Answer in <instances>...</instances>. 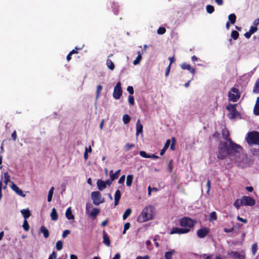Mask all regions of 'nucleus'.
<instances>
[{"label":"nucleus","mask_w":259,"mask_h":259,"mask_svg":"<svg viewBox=\"0 0 259 259\" xmlns=\"http://www.w3.org/2000/svg\"><path fill=\"white\" fill-rule=\"evenodd\" d=\"M229 157L230 159L237 163L239 166H246L248 164V158L243 153L241 146L229 140Z\"/></svg>","instance_id":"f257e3e1"},{"label":"nucleus","mask_w":259,"mask_h":259,"mask_svg":"<svg viewBox=\"0 0 259 259\" xmlns=\"http://www.w3.org/2000/svg\"><path fill=\"white\" fill-rule=\"evenodd\" d=\"M229 148L227 143H221L219 146L218 158L220 159H224L226 156H229Z\"/></svg>","instance_id":"f03ea898"},{"label":"nucleus","mask_w":259,"mask_h":259,"mask_svg":"<svg viewBox=\"0 0 259 259\" xmlns=\"http://www.w3.org/2000/svg\"><path fill=\"white\" fill-rule=\"evenodd\" d=\"M246 140L249 145H259V132L253 131L248 133Z\"/></svg>","instance_id":"7ed1b4c3"},{"label":"nucleus","mask_w":259,"mask_h":259,"mask_svg":"<svg viewBox=\"0 0 259 259\" xmlns=\"http://www.w3.org/2000/svg\"><path fill=\"white\" fill-rule=\"evenodd\" d=\"M195 223L194 220L188 217L183 218L180 220V224L181 226L189 229L194 226Z\"/></svg>","instance_id":"20e7f679"},{"label":"nucleus","mask_w":259,"mask_h":259,"mask_svg":"<svg viewBox=\"0 0 259 259\" xmlns=\"http://www.w3.org/2000/svg\"><path fill=\"white\" fill-rule=\"evenodd\" d=\"M240 97V93L237 89L232 88L229 92L228 99L229 101L235 102L238 101Z\"/></svg>","instance_id":"39448f33"},{"label":"nucleus","mask_w":259,"mask_h":259,"mask_svg":"<svg viewBox=\"0 0 259 259\" xmlns=\"http://www.w3.org/2000/svg\"><path fill=\"white\" fill-rule=\"evenodd\" d=\"M91 198L93 203L96 205H98L104 202V198L99 191H94L91 193Z\"/></svg>","instance_id":"423d86ee"},{"label":"nucleus","mask_w":259,"mask_h":259,"mask_svg":"<svg viewBox=\"0 0 259 259\" xmlns=\"http://www.w3.org/2000/svg\"><path fill=\"white\" fill-rule=\"evenodd\" d=\"M236 104H230L226 107V109L229 112L228 116L230 119L235 118L239 114L236 109Z\"/></svg>","instance_id":"0eeeda50"},{"label":"nucleus","mask_w":259,"mask_h":259,"mask_svg":"<svg viewBox=\"0 0 259 259\" xmlns=\"http://www.w3.org/2000/svg\"><path fill=\"white\" fill-rule=\"evenodd\" d=\"M148 209L144 208L137 218V222L143 223L151 219V217L148 213Z\"/></svg>","instance_id":"6e6552de"},{"label":"nucleus","mask_w":259,"mask_h":259,"mask_svg":"<svg viewBox=\"0 0 259 259\" xmlns=\"http://www.w3.org/2000/svg\"><path fill=\"white\" fill-rule=\"evenodd\" d=\"M122 91L121 87V83L120 82H118L114 88L113 97L115 99L118 100L120 98L122 95Z\"/></svg>","instance_id":"1a4fd4ad"},{"label":"nucleus","mask_w":259,"mask_h":259,"mask_svg":"<svg viewBox=\"0 0 259 259\" xmlns=\"http://www.w3.org/2000/svg\"><path fill=\"white\" fill-rule=\"evenodd\" d=\"M176 139L175 138H172L171 140H167L164 144V147H163V154L165 152V151L167 149L169 145L170 144V149L171 150L174 151L175 150V144H176Z\"/></svg>","instance_id":"9d476101"},{"label":"nucleus","mask_w":259,"mask_h":259,"mask_svg":"<svg viewBox=\"0 0 259 259\" xmlns=\"http://www.w3.org/2000/svg\"><path fill=\"white\" fill-rule=\"evenodd\" d=\"M241 198L243 205L252 206L255 203V200L251 197L244 196Z\"/></svg>","instance_id":"9b49d317"},{"label":"nucleus","mask_w":259,"mask_h":259,"mask_svg":"<svg viewBox=\"0 0 259 259\" xmlns=\"http://www.w3.org/2000/svg\"><path fill=\"white\" fill-rule=\"evenodd\" d=\"M190 229L189 228H179L177 227L173 228L170 232V234H186L190 231Z\"/></svg>","instance_id":"f8f14e48"},{"label":"nucleus","mask_w":259,"mask_h":259,"mask_svg":"<svg viewBox=\"0 0 259 259\" xmlns=\"http://www.w3.org/2000/svg\"><path fill=\"white\" fill-rule=\"evenodd\" d=\"M228 254L232 258L234 259H245V254L243 253H240L237 251H231Z\"/></svg>","instance_id":"ddd939ff"},{"label":"nucleus","mask_w":259,"mask_h":259,"mask_svg":"<svg viewBox=\"0 0 259 259\" xmlns=\"http://www.w3.org/2000/svg\"><path fill=\"white\" fill-rule=\"evenodd\" d=\"M209 230L206 228H203L197 231V234L199 238H202L205 237L208 233Z\"/></svg>","instance_id":"4468645a"},{"label":"nucleus","mask_w":259,"mask_h":259,"mask_svg":"<svg viewBox=\"0 0 259 259\" xmlns=\"http://www.w3.org/2000/svg\"><path fill=\"white\" fill-rule=\"evenodd\" d=\"M143 125L141 124L140 119H138L136 123V137H137L139 134L143 135Z\"/></svg>","instance_id":"2eb2a0df"},{"label":"nucleus","mask_w":259,"mask_h":259,"mask_svg":"<svg viewBox=\"0 0 259 259\" xmlns=\"http://www.w3.org/2000/svg\"><path fill=\"white\" fill-rule=\"evenodd\" d=\"M12 189L15 191L18 195L21 196H25V195L23 194V192L21 189H20L16 184L12 182L11 186Z\"/></svg>","instance_id":"dca6fc26"},{"label":"nucleus","mask_w":259,"mask_h":259,"mask_svg":"<svg viewBox=\"0 0 259 259\" xmlns=\"http://www.w3.org/2000/svg\"><path fill=\"white\" fill-rule=\"evenodd\" d=\"M181 67L184 70H189L192 74H194L195 72V69L187 63H183L181 65Z\"/></svg>","instance_id":"f3484780"},{"label":"nucleus","mask_w":259,"mask_h":259,"mask_svg":"<svg viewBox=\"0 0 259 259\" xmlns=\"http://www.w3.org/2000/svg\"><path fill=\"white\" fill-rule=\"evenodd\" d=\"M103 243L107 246H109L110 245V240L107 234L105 231L103 232Z\"/></svg>","instance_id":"a211bd4d"},{"label":"nucleus","mask_w":259,"mask_h":259,"mask_svg":"<svg viewBox=\"0 0 259 259\" xmlns=\"http://www.w3.org/2000/svg\"><path fill=\"white\" fill-rule=\"evenodd\" d=\"M97 185L98 189L100 191H102L103 190L106 188V183H105V181H103L101 180H98L97 181Z\"/></svg>","instance_id":"6ab92c4d"},{"label":"nucleus","mask_w":259,"mask_h":259,"mask_svg":"<svg viewBox=\"0 0 259 259\" xmlns=\"http://www.w3.org/2000/svg\"><path fill=\"white\" fill-rule=\"evenodd\" d=\"M40 231L44 235L45 238H47L49 237V231L44 226H41L40 228Z\"/></svg>","instance_id":"aec40b11"},{"label":"nucleus","mask_w":259,"mask_h":259,"mask_svg":"<svg viewBox=\"0 0 259 259\" xmlns=\"http://www.w3.org/2000/svg\"><path fill=\"white\" fill-rule=\"evenodd\" d=\"M65 215L68 220H73L74 219V217L72 213V211H71V209L70 207H68L67 209V210L66 211Z\"/></svg>","instance_id":"412c9836"},{"label":"nucleus","mask_w":259,"mask_h":259,"mask_svg":"<svg viewBox=\"0 0 259 259\" xmlns=\"http://www.w3.org/2000/svg\"><path fill=\"white\" fill-rule=\"evenodd\" d=\"M120 169L117 170L115 173H113V170H111L110 172V176L111 179H112V180H115V179H117L120 175Z\"/></svg>","instance_id":"4be33fe9"},{"label":"nucleus","mask_w":259,"mask_h":259,"mask_svg":"<svg viewBox=\"0 0 259 259\" xmlns=\"http://www.w3.org/2000/svg\"><path fill=\"white\" fill-rule=\"evenodd\" d=\"M21 213L23 215V217L26 220L28 218H29L31 215V213L30 210L28 209H22L21 210Z\"/></svg>","instance_id":"5701e85b"},{"label":"nucleus","mask_w":259,"mask_h":259,"mask_svg":"<svg viewBox=\"0 0 259 259\" xmlns=\"http://www.w3.org/2000/svg\"><path fill=\"white\" fill-rule=\"evenodd\" d=\"M176 252L174 249L165 252L164 256L165 259H172V255Z\"/></svg>","instance_id":"b1692460"},{"label":"nucleus","mask_w":259,"mask_h":259,"mask_svg":"<svg viewBox=\"0 0 259 259\" xmlns=\"http://www.w3.org/2000/svg\"><path fill=\"white\" fill-rule=\"evenodd\" d=\"M51 219L53 221H56L58 219V213L57 211L55 208H53L52 210V212L51 213Z\"/></svg>","instance_id":"393cba45"},{"label":"nucleus","mask_w":259,"mask_h":259,"mask_svg":"<svg viewBox=\"0 0 259 259\" xmlns=\"http://www.w3.org/2000/svg\"><path fill=\"white\" fill-rule=\"evenodd\" d=\"M100 210L97 208H94L90 213V215L93 219L96 218V216L100 213Z\"/></svg>","instance_id":"a878e982"},{"label":"nucleus","mask_w":259,"mask_h":259,"mask_svg":"<svg viewBox=\"0 0 259 259\" xmlns=\"http://www.w3.org/2000/svg\"><path fill=\"white\" fill-rule=\"evenodd\" d=\"M142 53L140 51L138 52V56L137 57L136 59L134 61L133 64L135 65H136L140 63V61L142 60Z\"/></svg>","instance_id":"bb28decb"},{"label":"nucleus","mask_w":259,"mask_h":259,"mask_svg":"<svg viewBox=\"0 0 259 259\" xmlns=\"http://www.w3.org/2000/svg\"><path fill=\"white\" fill-rule=\"evenodd\" d=\"M133 178L134 177L132 175H129L127 176L126 184L127 187L131 186L133 183Z\"/></svg>","instance_id":"cd10ccee"},{"label":"nucleus","mask_w":259,"mask_h":259,"mask_svg":"<svg viewBox=\"0 0 259 259\" xmlns=\"http://www.w3.org/2000/svg\"><path fill=\"white\" fill-rule=\"evenodd\" d=\"M234 206L237 209H239L241 205H243L242 202V198L237 199L234 203Z\"/></svg>","instance_id":"c85d7f7f"},{"label":"nucleus","mask_w":259,"mask_h":259,"mask_svg":"<svg viewBox=\"0 0 259 259\" xmlns=\"http://www.w3.org/2000/svg\"><path fill=\"white\" fill-rule=\"evenodd\" d=\"M253 112L255 115H259V97L257 98Z\"/></svg>","instance_id":"c756f323"},{"label":"nucleus","mask_w":259,"mask_h":259,"mask_svg":"<svg viewBox=\"0 0 259 259\" xmlns=\"http://www.w3.org/2000/svg\"><path fill=\"white\" fill-rule=\"evenodd\" d=\"M122 120L124 124H126L130 122L131 117L127 114H125L123 115Z\"/></svg>","instance_id":"7c9ffc66"},{"label":"nucleus","mask_w":259,"mask_h":259,"mask_svg":"<svg viewBox=\"0 0 259 259\" xmlns=\"http://www.w3.org/2000/svg\"><path fill=\"white\" fill-rule=\"evenodd\" d=\"M106 65L111 70L115 68L114 64L111 60L108 59L106 61Z\"/></svg>","instance_id":"2f4dec72"},{"label":"nucleus","mask_w":259,"mask_h":259,"mask_svg":"<svg viewBox=\"0 0 259 259\" xmlns=\"http://www.w3.org/2000/svg\"><path fill=\"white\" fill-rule=\"evenodd\" d=\"M132 213V209L131 208H127L122 215V219L125 220L127 217H128Z\"/></svg>","instance_id":"473e14b6"},{"label":"nucleus","mask_w":259,"mask_h":259,"mask_svg":"<svg viewBox=\"0 0 259 259\" xmlns=\"http://www.w3.org/2000/svg\"><path fill=\"white\" fill-rule=\"evenodd\" d=\"M228 19L230 23L234 24L236 21V16L234 14H231L229 15Z\"/></svg>","instance_id":"72a5a7b5"},{"label":"nucleus","mask_w":259,"mask_h":259,"mask_svg":"<svg viewBox=\"0 0 259 259\" xmlns=\"http://www.w3.org/2000/svg\"><path fill=\"white\" fill-rule=\"evenodd\" d=\"M54 188L53 187H51L49 190L48 196V201L50 202L52 199V197L54 193Z\"/></svg>","instance_id":"f704fd0d"},{"label":"nucleus","mask_w":259,"mask_h":259,"mask_svg":"<svg viewBox=\"0 0 259 259\" xmlns=\"http://www.w3.org/2000/svg\"><path fill=\"white\" fill-rule=\"evenodd\" d=\"M222 135L224 139L229 142V140L231 139L229 138V133L228 131L224 130L223 131Z\"/></svg>","instance_id":"c9c22d12"},{"label":"nucleus","mask_w":259,"mask_h":259,"mask_svg":"<svg viewBox=\"0 0 259 259\" xmlns=\"http://www.w3.org/2000/svg\"><path fill=\"white\" fill-rule=\"evenodd\" d=\"M253 91L255 93L259 94V78L255 82Z\"/></svg>","instance_id":"e433bc0d"},{"label":"nucleus","mask_w":259,"mask_h":259,"mask_svg":"<svg viewBox=\"0 0 259 259\" xmlns=\"http://www.w3.org/2000/svg\"><path fill=\"white\" fill-rule=\"evenodd\" d=\"M22 227L25 231H28L29 230L30 227H29V224L26 220H24L23 223Z\"/></svg>","instance_id":"4c0bfd02"},{"label":"nucleus","mask_w":259,"mask_h":259,"mask_svg":"<svg viewBox=\"0 0 259 259\" xmlns=\"http://www.w3.org/2000/svg\"><path fill=\"white\" fill-rule=\"evenodd\" d=\"M206 9L207 12L209 14L212 13L214 11L213 6L210 5H208L206 6Z\"/></svg>","instance_id":"58836bf2"},{"label":"nucleus","mask_w":259,"mask_h":259,"mask_svg":"<svg viewBox=\"0 0 259 259\" xmlns=\"http://www.w3.org/2000/svg\"><path fill=\"white\" fill-rule=\"evenodd\" d=\"M113 12L115 14H117L118 13V5L116 3H113L112 5Z\"/></svg>","instance_id":"ea45409f"},{"label":"nucleus","mask_w":259,"mask_h":259,"mask_svg":"<svg viewBox=\"0 0 259 259\" xmlns=\"http://www.w3.org/2000/svg\"><path fill=\"white\" fill-rule=\"evenodd\" d=\"M56 247L58 250H61L63 248V242L61 240L57 242Z\"/></svg>","instance_id":"a19ab883"},{"label":"nucleus","mask_w":259,"mask_h":259,"mask_svg":"<svg viewBox=\"0 0 259 259\" xmlns=\"http://www.w3.org/2000/svg\"><path fill=\"white\" fill-rule=\"evenodd\" d=\"M135 147V145L134 144H130L127 143L124 146V149L126 151H128L131 149Z\"/></svg>","instance_id":"79ce46f5"},{"label":"nucleus","mask_w":259,"mask_h":259,"mask_svg":"<svg viewBox=\"0 0 259 259\" xmlns=\"http://www.w3.org/2000/svg\"><path fill=\"white\" fill-rule=\"evenodd\" d=\"M231 36L232 38H233L234 40H236L239 36V33L237 31L233 30L231 32Z\"/></svg>","instance_id":"37998d69"},{"label":"nucleus","mask_w":259,"mask_h":259,"mask_svg":"<svg viewBox=\"0 0 259 259\" xmlns=\"http://www.w3.org/2000/svg\"><path fill=\"white\" fill-rule=\"evenodd\" d=\"M102 86L101 85H98L97 87V91H96V99H98L100 96L101 91L102 90Z\"/></svg>","instance_id":"c03bdc74"},{"label":"nucleus","mask_w":259,"mask_h":259,"mask_svg":"<svg viewBox=\"0 0 259 259\" xmlns=\"http://www.w3.org/2000/svg\"><path fill=\"white\" fill-rule=\"evenodd\" d=\"M10 181V177L7 172L4 174V183L7 185L8 183Z\"/></svg>","instance_id":"a18cd8bd"},{"label":"nucleus","mask_w":259,"mask_h":259,"mask_svg":"<svg viewBox=\"0 0 259 259\" xmlns=\"http://www.w3.org/2000/svg\"><path fill=\"white\" fill-rule=\"evenodd\" d=\"M209 220L210 221H212L217 220V214H216L215 212L213 211L210 213V216H209Z\"/></svg>","instance_id":"49530a36"},{"label":"nucleus","mask_w":259,"mask_h":259,"mask_svg":"<svg viewBox=\"0 0 259 259\" xmlns=\"http://www.w3.org/2000/svg\"><path fill=\"white\" fill-rule=\"evenodd\" d=\"M257 249V245L256 243H254L252 245L251 251L253 255H255Z\"/></svg>","instance_id":"de8ad7c7"},{"label":"nucleus","mask_w":259,"mask_h":259,"mask_svg":"<svg viewBox=\"0 0 259 259\" xmlns=\"http://www.w3.org/2000/svg\"><path fill=\"white\" fill-rule=\"evenodd\" d=\"M131 227V224L130 223H126L124 225V229L122 232L123 234H125L126 230H127Z\"/></svg>","instance_id":"09e8293b"},{"label":"nucleus","mask_w":259,"mask_h":259,"mask_svg":"<svg viewBox=\"0 0 259 259\" xmlns=\"http://www.w3.org/2000/svg\"><path fill=\"white\" fill-rule=\"evenodd\" d=\"M256 26H251L249 29V30L248 31H249V32L252 34H253L254 33H255L257 30V27H256Z\"/></svg>","instance_id":"8fccbe9b"},{"label":"nucleus","mask_w":259,"mask_h":259,"mask_svg":"<svg viewBox=\"0 0 259 259\" xmlns=\"http://www.w3.org/2000/svg\"><path fill=\"white\" fill-rule=\"evenodd\" d=\"M121 197V193L119 190H117L115 193L114 198L120 200Z\"/></svg>","instance_id":"3c124183"},{"label":"nucleus","mask_w":259,"mask_h":259,"mask_svg":"<svg viewBox=\"0 0 259 259\" xmlns=\"http://www.w3.org/2000/svg\"><path fill=\"white\" fill-rule=\"evenodd\" d=\"M140 155L144 158H150V155L147 154V153L144 151H142L140 152Z\"/></svg>","instance_id":"603ef678"},{"label":"nucleus","mask_w":259,"mask_h":259,"mask_svg":"<svg viewBox=\"0 0 259 259\" xmlns=\"http://www.w3.org/2000/svg\"><path fill=\"white\" fill-rule=\"evenodd\" d=\"M128 102L132 105H133L135 104V99L133 96H128Z\"/></svg>","instance_id":"864d4df0"},{"label":"nucleus","mask_w":259,"mask_h":259,"mask_svg":"<svg viewBox=\"0 0 259 259\" xmlns=\"http://www.w3.org/2000/svg\"><path fill=\"white\" fill-rule=\"evenodd\" d=\"M70 233V231L69 230H65V231H64V232H63V234H62V237L63 238H65L66 237V236L69 234Z\"/></svg>","instance_id":"5fc2aeb1"},{"label":"nucleus","mask_w":259,"mask_h":259,"mask_svg":"<svg viewBox=\"0 0 259 259\" xmlns=\"http://www.w3.org/2000/svg\"><path fill=\"white\" fill-rule=\"evenodd\" d=\"M127 91L130 95H133L134 93V89L132 86H128L127 88Z\"/></svg>","instance_id":"6e6d98bb"},{"label":"nucleus","mask_w":259,"mask_h":259,"mask_svg":"<svg viewBox=\"0 0 259 259\" xmlns=\"http://www.w3.org/2000/svg\"><path fill=\"white\" fill-rule=\"evenodd\" d=\"M81 48H77V47H75L74 49H73L71 52H70L71 53V54H77L78 53V50H81Z\"/></svg>","instance_id":"4d7b16f0"},{"label":"nucleus","mask_w":259,"mask_h":259,"mask_svg":"<svg viewBox=\"0 0 259 259\" xmlns=\"http://www.w3.org/2000/svg\"><path fill=\"white\" fill-rule=\"evenodd\" d=\"M57 257V253L53 251L52 254L50 255L49 258H51V259H55Z\"/></svg>","instance_id":"13d9d810"},{"label":"nucleus","mask_w":259,"mask_h":259,"mask_svg":"<svg viewBox=\"0 0 259 259\" xmlns=\"http://www.w3.org/2000/svg\"><path fill=\"white\" fill-rule=\"evenodd\" d=\"M11 137H12V139L13 140V141H15L16 140V139H17V133H16V131H14L12 133Z\"/></svg>","instance_id":"bf43d9fd"},{"label":"nucleus","mask_w":259,"mask_h":259,"mask_svg":"<svg viewBox=\"0 0 259 259\" xmlns=\"http://www.w3.org/2000/svg\"><path fill=\"white\" fill-rule=\"evenodd\" d=\"M124 180H125V176L124 175H122L119 179V181H118V183L119 184H123L124 182Z\"/></svg>","instance_id":"052dcab7"},{"label":"nucleus","mask_w":259,"mask_h":259,"mask_svg":"<svg viewBox=\"0 0 259 259\" xmlns=\"http://www.w3.org/2000/svg\"><path fill=\"white\" fill-rule=\"evenodd\" d=\"M167 168L169 171H171L172 168V161L171 160L168 163Z\"/></svg>","instance_id":"680f3d73"},{"label":"nucleus","mask_w":259,"mask_h":259,"mask_svg":"<svg viewBox=\"0 0 259 259\" xmlns=\"http://www.w3.org/2000/svg\"><path fill=\"white\" fill-rule=\"evenodd\" d=\"M83 157H84V159L85 160H87L88 158V148H85V152H84V153Z\"/></svg>","instance_id":"e2e57ef3"},{"label":"nucleus","mask_w":259,"mask_h":259,"mask_svg":"<svg viewBox=\"0 0 259 259\" xmlns=\"http://www.w3.org/2000/svg\"><path fill=\"white\" fill-rule=\"evenodd\" d=\"M202 256L204 259H212V255H207L206 254H203Z\"/></svg>","instance_id":"0e129e2a"},{"label":"nucleus","mask_w":259,"mask_h":259,"mask_svg":"<svg viewBox=\"0 0 259 259\" xmlns=\"http://www.w3.org/2000/svg\"><path fill=\"white\" fill-rule=\"evenodd\" d=\"M170 66H171L170 64H169L165 70V76H168V75L169 74Z\"/></svg>","instance_id":"69168bd1"},{"label":"nucleus","mask_w":259,"mask_h":259,"mask_svg":"<svg viewBox=\"0 0 259 259\" xmlns=\"http://www.w3.org/2000/svg\"><path fill=\"white\" fill-rule=\"evenodd\" d=\"M136 259H149L148 255H145L144 256H139L136 257Z\"/></svg>","instance_id":"338daca9"},{"label":"nucleus","mask_w":259,"mask_h":259,"mask_svg":"<svg viewBox=\"0 0 259 259\" xmlns=\"http://www.w3.org/2000/svg\"><path fill=\"white\" fill-rule=\"evenodd\" d=\"M120 254L119 253H117L115 254V256L112 259H120Z\"/></svg>","instance_id":"774afa93"}]
</instances>
